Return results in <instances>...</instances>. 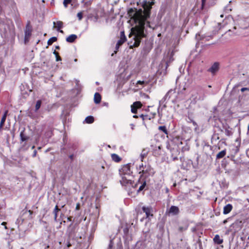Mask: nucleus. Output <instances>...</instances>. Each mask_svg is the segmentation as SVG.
Masks as SVG:
<instances>
[{"mask_svg": "<svg viewBox=\"0 0 249 249\" xmlns=\"http://www.w3.org/2000/svg\"><path fill=\"white\" fill-rule=\"evenodd\" d=\"M111 158L113 161L116 162H119L121 160V158L116 154H112Z\"/></svg>", "mask_w": 249, "mask_h": 249, "instance_id": "20", "label": "nucleus"}, {"mask_svg": "<svg viewBox=\"0 0 249 249\" xmlns=\"http://www.w3.org/2000/svg\"><path fill=\"white\" fill-rule=\"evenodd\" d=\"M6 222H2V224H2V225H6Z\"/></svg>", "mask_w": 249, "mask_h": 249, "instance_id": "56", "label": "nucleus"}, {"mask_svg": "<svg viewBox=\"0 0 249 249\" xmlns=\"http://www.w3.org/2000/svg\"><path fill=\"white\" fill-rule=\"evenodd\" d=\"M146 186V182L144 181L139 187L138 192L142 191Z\"/></svg>", "mask_w": 249, "mask_h": 249, "instance_id": "33", "label": "nucleus"}, {"mask_svg": "<svg viewBox=\"0 0 249 249\" xmlns=\"http://www.w3.org/2000/svg\"><path fill=\"white\" fill-rule=\"evenodd\" d=\"M248 131H249V125H248Z\"/></svg>", "mask_w": 249, "mask_h": 249, "instance_id": "61", "label": "nucleus"}, {"mask_svg": "<svg viewBox=\"0 0 249 249\" xmlns=\"http://www.w3.org/2000/svg\"><path fill=\"white\" fill-rule=\"evenodd\" d=\"M213 241H214L215 243H216V244H217L219 245V244H222V243H223V239H221V238H220V236H219V235L216 234V235L214 236V238H213Z\"/></svg>", "mask_w": 249, "mask_h": 249, "instance_id": "19", "label": "nucleus"}, {"mask_svg": "<svg viewBox=\"0 0 249 249\" xmlns=\"http://www.w3.org/2000/svg\"><path fill=\"white\" fill-rule=\"evenodd\" d=\"M94 118L92 116H89L86 118L85 122L87 124H92L94 122Z\"/></svg>", "mask_w": 249, "mask_h": 249, "instance_id": "24", "label": "nucleus"}, {"mask_svg": "<svg viewBox=\"0 0 249 249\" xmlns=\"http://www.w3.org/2000/svg\"><path fill=\"white\" fill-rule=\"evenodd\" d=\"M226 149H224V150L221 151V152H219L216 155V159H220L223 158L226 155Z\"/></svg>", "mask_w": 249, "mask_h": 249, "instance_id": "23", "label": "nucleus"}, {"mask_svg": "<svg viewBox=\"0 0 249 249\" xmlns=\"http://www.w3.org/2000/svg\"><path fill=\"white\" fill-rule=\"evenodd\" d=\"M53 53L55 55V56L58 54V53L57 52H56L55 51H54Z\"/></svg>", "mask_w": 249, "mask_h": 249, "instance_id": "50", "label": "nucleus"}, {"mask_svg": "<svg viewBox=\"0 0 249 249\" xmlns=\"http://www.w3.org/2000/svg\"><path fill=\"white\" fill-rule=\"evenodd\" d=\"M206 0H202V6L203 7L205 4Z\"/></svg>", "mask_w": 249, "mask_h": 249, "instance_id": "47", "label": "nucleus"}, {"mask_svg": "<svg viewBox=\"0 0 249 249\" xmlns=\"http://www.w3.org/2000/svg\"><path fill=\"white\" fill-rule=\"evenodd\" d=\"M142 210L144 213H145L146 217H149L150 216H153V214L151 213L152 212V209L150 207H142Z\"/></svg>", "mask_w": 249, "mask_h": 249, "instance_id": "8", "label": "nucleus"}, {"mask_svg": "<svg viewBox=\"0 0 249 249\" xmlns=\"http://www.w3.org/2000/svg\"><path fill=\"white\" fill-rule=\"evenodd\" d=\"M219 64L217 62H215L209 69L208 71L214 74L216 72L218 71Z\"/></svg>", "mask_w": 249, "mask_h": 249, "instance_id": "7", "label": "nucleus"}, {"mask_svg": "<svg viewBox=\"0 0 249 249\" xmlns=\"http://www.w3.org/2000/svg\"><path fill=\"white\" fill-rule=\"evenodd\" d=\"M212 141H217V140H219V137L218 136V135L217 134H214L212 139Z\"/></svg>", "mask_w": 249, "mask_h": 249, "instance_id": "32", "label": "nucleus"}, {"mask_svg": "<svg viewBox=\"0 0 249 249\" xmlns=\"http://www.w3.org/2000/svg\"><path fill=\"white\" fill-rule=\"evenodd\" d=\"M28 212L29 213L30 215L32 214L33 213V211H32L31 210H29Z\"/></svg>", "mask_w": 249, "mask_h": 249, "instance_id": "53", "label": "nucleus"}, {"mask_svg": "<svg viewBox=\"0 0 249 249\" xmlns=\"http://www.w3.org/2000/svg\"><path fill=\"white\" fill-rule=\"evenodd\" d=\"M151 0L143 2L142 6L143 10L130 8L128 10L129 16L133 19L136 24L135 26L131 28L128 36L130 40L128 44L131 49L138 47L142 38L146 36L145 28H151L150 22L147 21L150 17L152 6L155 3L154 0Z\"/></svg>", "mask_w": 249, "mask_h": 249, "instance_id": "1", "label": "nucleus"}, {"mask_svg": "<svg viewBox=\"0 0 249 249\" xmlns=\"http://www.w3.org/2000/svg\"><path fill=\"white\" fill-rule=\"evenodd\" d=\"M192 98L193 100L195 102L198 101H202L205 98V95L204 93H199L198 92H196L192 94Z\"/></svg>", "mask_w": 249, "mask_h": 249, "instance_id": "5", "label": "nucleus"}, {"mask_svg": "<svg viewBox=\"0 0 249 249\" xmlns=\"http://www.w3.org/2000/svg\"><path fill=\"white\" fill-rule=\"evenodd\" d=\"M61 60V57L59 56V55L58 54L57 56H56V61H60Z\"/></svg>", "mask_w": 249, "mask_h": 249, "instance_id": "42", "label": "nucleus"}, {"mask_svg": "<svg viewBox=\"0 0 249 249\" xmlns=\"http://www.w3.org/2000/svg\"><path fill=\"white\" fill-rule=\"evenodd\" d=\"M179 213V209L178 207L172 206L166 211V214L168 216L177 215Z\"/></svg>", "mask_w": 249, "mask_h": 249, "instance_id": "4", "label": "nucleus"}, {"mask_svg": "<svg viewBox=\"0 0 249 249\" xmlns=\"http://www.w3.org/2000/svg\"><path fill=\"white\" fill-rule=\"evenodd\" d=\"M159 129L163 131L165 134H167V130L165 126H160Z\"/></svg>", "mask_w": 249, "mask_h": 249, "instance_id": "29", "label": "nucleus"}, {"mask_svg": "<svg viewBox=\"0 0 249 249\" xmlns=\"http://www.w3.org/2000/svg\"><path fill=\"white\" fill-rule=\"evenodd\" d=\"M144 81H138L137 83V84H140L143 85L144 84Z\"/></svg>", "mask_w": 249, "mask_h": 249, "instance_id": "40", "label": "nucleus"}, {"mask_svg": "<svg viewBox=\"0 0 249 249\" xmlns=\"http://www.w3.org/2000/svg\"><path fill=\"white\" fill-rule=\"evenodd\" d=\"M20 138L21 142L27 141L30 139V137L28 136L25 131V128L20 132Z\"/></svg>", "mask_w": 249, "mask_h": 249, "instance_id": "9", "label": "nucleus"}, {"mask_svg": "<svg viewBox=\"0 0 249 249\" xmlns=\"http://www.w3.org/2000/svg\"><path fill=\"white\" fill-rule=\"evenodd\" d=\"M126 38L124 35V32L122 31L121 32L120 34V38L118 41L117 43L118 44L120 45L121 46L126 41Z\"/></svg>", "mask_w": 249, "mask_h": 249, "instance_id": "12", "label": "nucleus"}, {"mask_svg": "<svg viewBox=\"0 0 249 249\" xmlns=\"http://www.w3.org/2000/svg\"><path fill=\"white\" fill-rule=\"evenodd\" d=\"M137 109L135 107V106H134V105L132 104L131 106V112L133 113H137Z\"/></svg>", "mask_w": 249, "mask_h": 249, "instance_id": "34", "label": "nucleus"}, {"mask_svg": "<svg viewBox=\"0 0 249 249\" xmlns=\"http://www.w3.org/2000/svg\"><path fill=\"white\" fill-rule=\"evenodd\" d=\"M69 158L71 160H73V155H71L69 156Z\"/></svg>", "mask_w": 249, "mask_h": 249, "instance_id": "48", "label": "nucleus"}, {"mask_svg": "<svg viewBox=\"0 0 249 249\" xmlns=\"http://www.w3.org/2000/svg\"><path fill=\"white\" fill-rule=\"evenodd\" d=\"M123 171L125 174L129 175L131 173L130 171V166L129 164L124 165L123 168Z\"/></svg>", "mask_w": 249, "mask_h": 249, "instance_id": "18", "label": "nucleus"}, {"mask_svg": "<svg viewBox=\"0 0 249 249\" xmlns=\"http://www.w3.org/2000/svg\"><path fill=\"white\" fill-rule=\"evenodd\" d=\"M36 153H37L36 151V150H35V151H34V153H33V157H35L36 156Z\"/></svg>", "mask_w": 249, "mask_h": 249, "instance_id": "45", "label": "nucleus"}, {"mask_svg": "<svg viewBox=\"0 0 249 249\" xmlns=\"http://www.w3.org/2000/svg\"><path fill=\"white\" fill-rule=\"evenodd\" d=\"M112 246H113V243H112V241H110V243L108 246V249H111L112 248Z\"/></svg>", "mask_w": 249, "mask_h": 249, "instance_id": "41", "label": "nucleus"}, {"mask_svg": "<svg viewBox=\"0 0 249 249\" xmlns=\"http://www.w3.org/2000/svg\"><path fill=\"white\" fill-rule=\"evenodd\" d=\"M222 142V143L225 144V139H221V141L219 142Z\"/></svg>", "mask_w": 249, "mask_h": 249, "instance_id": "52", "label": "nucleus"}, {"mask_svg": "<svg viewBox=\"0 0 249 249\" xmlns=\"http://www.w3.org/2000/svg\"><path fill=\"white\" fill-rule=\"evenodd\" d=\"M41 148V147H38V149H40Z\"/></svg>", "mask_w": 249, "mask_h": 249, "instance_id": "62", "label": "nucleus"}, {"mask_svg": "<svg viewBox=\"0 0 249 249\" xmlns=\"http://www.w3.org/2000/svg\"><path fill=\"white\" fill-rule=\"evenodd\" d=\"M232 206L231 204H228L224 206L223 208V213L224 214H227L229 213L232 210Z\"/></svg>", "mask_w": 249, "mask_h": 249, "instance_id": "14", "label": "nucleus"}, {"mask_svg": "<svg viewBox=\"0 0 249 249\" xmlns=\"http://www.w3.org/2000/svg\"><path fill=\"white\" fill-rule=\"evenodd\" d=\"M77 38V36L76 35L72 34L66 38V41L69 43H73Z\"/></svg>", "mask_w": 249, "mask_h": 249, "instance_id": "15", "label": "nucleus"}, {"mask_svg": "<svg viewBox=\"0 0 249 249\" xmlns=\"http://www.w3.org/2000/svg\"><path fill=\"white\" fill-rule=\"evenodd\" d=\"M41 105V100H38L36 105V111L38 110L39 108L40 107Z\"/></svg>", "mask_w": 249, "mask_h": 249, "instance_id": "30", "label": "nucleus"}, {"mask_svg": "<svg viewBox=\"0 0 249 249\" xmlns=\"http://www.w3.org/2000/svg\"><path fill=\"white\" fill-rule=\"evenodd\" d=\"M52 134V132L51 131H49L47 133V136H48L49 137H50L51 136V135Z\"/></svg>", "mask_w": 249, "mask_h": 249, "instance_id": "49", "label": "nucleus"}, {"mask_svg": "<svg viewBox=\"0 0 249 249\" xmlns=\"http://www.w3.org/2000/svg\"><path fill=\"white\" fill-rule=\"evenodd\" d=\"M227 222V220H225L223 221V223H224V224H225Z\"/></svg>", "mask_w": 249, "mask_h": 249, "instance_id": "58", "label": "nucleus"}, {"mask_svg": "<svg viewBox=\"0 0 249 249\" xmlns=\"http://www.w3.org/2000/svg\"><path fill=\"white\" fill-rule=\"evenodd\" d=\"M101 100V95L98 93L96 92L94 96V103L96 104L100 103Z\"/></svg>", "mask_w": 249, "mask_h": 249, "instance_id": "16", "label": "nucleus"}, {"mask_svg": "<svg viewBox=\"0 0 249 249\" xmlns=\"http://www.w3.org/2000/svg\"><path fill=\"white\" fill-rule=\"evenodd\" d=\"M133 104L137 109L140 108L142 106V103L139 101L135 102Z\"/></svg>", "mask_w": 249, "mask_h": 249, "instance_id": "28", "label": "nucleus"}, {"mask_svg": "<svg viewBox=\"0 0 249 249\" xmlns=\"http://www.w3.org/2000/svg\"><path fill=\"white\" fill-rule=\"evenodd\" d=\"M144 168V167H143V164L142 163V164L139 166V169L140 170L142 171Z\"/></svg>", "mask_w": 249, "mask_h": 249, "instance_id": "43", "label": "nucleus"}, {"mask_svg": "<svg viewBox=\"0 0 249 249\" xmlns=\"http://www.w3.org/2000/svg\"><path fill=\"white\" fill-rule=\"evenodd\" d=\"M152 168L150 166H146L145 165L144 168L140 172V173H142L143 175L146 174H148V175H150L153 174V172H152Z\"/></svg>", "mask_w": 249, "mask_h": 249, "instance_id": "10", "label": "nucleus"}, {"mask_svg": "<svg viewBox=\"0 0 249 249\" xmlns=\"http://www.w3.org/2000/svg\"><path fill=\"white\" fill-rule=\"evenodd\" d=\"M189 119L190 120V122H191L192 123V121H193L192 119H191V118H189Z\"/></svg>", "mask_w": 249, "mask_h": 249, "instance_id": "59", "label": "nucleus"}, {"mask_svg": "<svg viewBox=\"0 0 249 249\" xmlns=\"http://www.w3.org/2000/svg\"><path fill=\"white\" fill-rule=\"evenodd\" d=\"M8 111L7 110L5 111L3 115H5V118H6L7 117V114H8Z\"/></svg>", "mask_w": 249, "mask_h": 249, "instance_id": "46", "label": "nucleus"}, {"mask_svg": "<svg viewBox=\"0 0 249 249\" xmlns=\"http://www.w3.org/2000/svg\"><path fill=\"white\" fill-rule=\"evenodd\" d=\"M140 117L143 120H150V117L148 115L141 114Z\"/></svg>", "mask_w": 249, "mask_h": 249, "instance_id": "31", "label": "nucleus"}, {"mask_svg": "<svg viewBox=\"0 0 249 249\" xmlns=\"http://www.w3.org/2000/svg\"><path fill=\"white\" fill-rule=\"evenodd\" d=\"M120 182L123 185H125L129 183L131 184V180L130 179H126L124 177H123L122 180H120Z\"/></svg>", "mask_w": 249, "mask_h": 249, "instance_id": "21", "label": "nucleus"}, {"mask_svg": "<svg viewBox=\"0 0 249 249\" xmlns=\"http://www.w3.org/2000/svg\"><path fill=\"white\" fill-rule=\"evenodd\" d=\"M5 115H3L0 123V131L1 130L6 120Z\"/></svg>", "mask_w": 249, "mask_h": 249, "instance_id": "26", "label": "nucleus"}, {"mask_svg": "<svg viewBox=\"0 0 249 249\" xmlns=\"http://www.w3.org/2000/svg\"><path fill=\"white\" fill-rule=\"evenodd\" d=\"M121 46L120 45L118 44V43L116 44V47H115V50L114 51V53H113L112 54H111V56H113L114 55V53H116L117 51H118V49L119 48V47Z\"/></svg>", "mask_w": 249, "mask_h": 249, "instance_id": "35", "label": "nucleus"}, {"mask_svg": "<svg viewBox=\"0 0 249 249\" xmlns=\"http://www.w3.org/2000/svg\"><path fill=\"white\" fill-rule=\"evenodd\" d=\"M173 55H174V53L173 52H169L167 54V56L165 58L166 68L169 66V64L174 60V58L173 57Z\"/></svg>", "mask_w": 249, "mask_h": 249, "instance_id": "6", "label": "nucleus"}, {"mask_svg": "<svg viewBox=\"0 0 249 249\" xmlns=\"http://www.w3.org/2000/svg\"><path fill=\"white\" fill-rule=\"evenodd\" d=\"M225 133L226 135L228 136H230L232 134L231 132L228 129H226Z\"/></svg>", "mask_w": 249, "mask_h": 249, "instance_id": "38", "label": "nucleus"}, {"mask_svg": "<svg viewBox=\"0 0 249 249\" xmlns=\"http://www.w3.org/2000/svg\"><path fill=\"white\" fill-rule=\"evenodd\" d=\"M133 117L135 118H137L138 117V116L137 115H134Z\"/></svg>", "mask_w": 249, "mask_h": 249, "instance_id": "57", "label": "nucleus"}, {"mask_svg": "<svg viewBox=\"0 0 249 249\" xmlns=\"http://www.w3.org/2000/svg\"><path fill=\"white\" fill-rule=\"evenodd\" d=\"M55 48H56V49H58H58H60V47H59V46H55Z\"/></svg>", "mask_w": 249, "mask_h": 249, "instance_id": "54", "label": "nucleus"}, {"mask_svg": "<svg viewBox=\"0 0 249 249\" xmlns=\"http://www.w3.org/2000/svg\"><path fill=\"white\" fill-rule=\"evenodd\" d=\"M71 2V0H64L63 1V4L65 7H67L68 4Z\"/></svg>", "mask_w": 249, "mask_h": 249, "instance_id": "37", "label": "nucleus"}, {"mask_svg": "<svg viewBox=\"0 0 249 249\" xmlns=\"http://www.w3.org/2000/svg\"><path fill=\"white\" fill-rule=\"evenodd\" d=\"M79 204H77V206H76V209H78L79 208Z\"/></svg>", "mask_w": 249, "mask_h": 249, "instance_id": "55", "label": "nucleus"}, {"mask_svg": "<svg viewBox=\"0 0 249 249\" xmlns=\"http://www.w3.org/2000/svg\"><path fill=\"white\" fill-rule=\"evenodd\" d=\"M208 87H209V88H211L212 87H211V85H209V86H208Z\"/></svg>", "mask_w": 249, "mask_h": 249, "instance_id": "64", "label": "nucleus"}, {"mask_svg": "<svg viewBox=\"0 0 249 249\" xmlns=\"http://www.w3.org/2000/svg\"><path fill=\"white\" fill-rule=\"evenodd\" d=\"M72 224L71 223L68 228L67 232L69 233V236H71L73 231V227H72Z\"/></svg>", "mask_w": 249, "mask_h": 249, "instance_id": "27", "label": "nucleus"}, {"mask_svg": "<svg viewBox=\"0 0 249 249\" xmlns=\"http://www.w3.org/2000/svg\"><path fill=\"white\" fill-rule=\"evenodd\" d=\"M53 28H56L57 30L61 33H63V31L60 29L62 28L63 23L61 21H58L56 22H53Z\"/></svg>", "mask_w": 249, "mask_h": 249, "instance_id": "11", "label": "nucleus"}, {"mask_svg": "<svg viewBox=\"0 0 249 249\" xmlns=\"http://www.w3.org/2000/svg\"><path fill=\"white\" fill-rule=\"evenodd\" d=\"M241 91L242 92H244L245 91H249V88H242L241 89Z\"/></svg>", "mask_w": 249, "mask_h": 249, "instance_id": "39", "label": "nucleus"}, {"mask_svg": "<svg viewBox=\"0 0 249 249\" xmlns=\"http://www.w3.org/2000/svg\"><path fill=\"white\" fill-rule=\"evenodd\" d=\"M192 123L193 124L194 126H196V127H197V124H196V122H195L194 121H192Z\"/></svg>", "mask_w": 249, "mask_h": 249, "instance_id": "44", "label": "nucleus"}, {"mask_svg": "<svg viewBox=\"0 0 249 249\" xmlns=\"http://www.w3.org/2000/svg\"><path fill=\"white\" fill-rule=\"evenodd\" d=\"M57 40V37H52L50 38L47 42L48 45L50 46L54 42L56 41Z\"/></svg>", "mask_w": 249, "mask_h": 249, "instance_id": "25", "label": "nucleus"}, {"mask_svg": "<svg viewBox=\"0 0 249 249\" xmlns=\"http://www.w3.org/2000/svg\"><path fill=\"white\" fill-rule=\"evenodd\" d=\"M77 16L78 18V19L79 20H81L82 18H83V13L82 12H80L79 13H78L77 15Z\"/></svg>", "mask_w": 249, "mask_h": 249, "instance_id": "36", "label": "nucleus"}, {"mask_svg": "<svg viewBox=\"0 0 249 249\" xmlns=\"http://www.w3.org/2000/svg\"><path fill=\"white\" fill-rule=\"evenodd\" d=\"M148 153V151L147 149H143L141 154V161H142L143 159L146 157Z\"/></svg>", "mask_w": 249, "mask_h": 249, "instance_id": "22", "label": "nucleus"}, {"mask_svg": "<svg viewBox=\"0 0 249 249\" xmlns=\"http://www.w3.org/2000/svg\"><path fill=\"white\" fill-rule=\"evenodd\" d=\"M35 147V146L34 145H33L32 147V149H34Z\"/></svg>", "mask_w": 249, "mask_h": 249, "instance_id": "60", "label": "nucleus"}, {"mask_svg": "<svg viewBox=\"0 0 249 249\" xmlns=\"http://www.w3.org/2000/svg\"><path fill=\"white\" fill-rule=\"evenodd\" d=\"M32 27L30 25V23L28 22L26 26V29L24 31L25 37H24V43L26 44L29 40L30 36L32 35Z\"/></svg>", "mask_w": 249, "mask_h": 249, "instance_id": "3", "label": "nucleus"}, {"mask_svg": "<svg viewBox=\"0 0 249 249\" xmlns=\"http://www.w3.org/2000/svg\"><path fill=\"white\" fill-rule=\"evenodd\" d=\"M60 211V209L58 208L57 205H56L53 212L54 214V220L55 222H57V215Z\"/></svg>", "mask_w": 249, "mask_h": 249, "instance_id": "17", "label": "nucleus"}, {"mask_svg": "<svg viewBox=\"0 0 249 249\" xmlns=\"http://www.w3.org/2000/svg\"><path fill=\"white\" fill-rule=\"evenodd\" d=\"M174 93H175L174 90H173V89L169 90L168 91V92L165 94V95L164 96V97L162 98V99L160 101V104L161 102L163 103L166 100H169L170 98V95Z\"/></svg>", "mask_w": 249, "mask_h": 249, "instance_id": "13", "label": "nucleus"}, {"mask_svg": "<svg viewBox=\"0 0 249 249\" xmlns=\"http://www.w3.org/2000/svg\"><path fill=\"white\" fill-rule=\"evenodd\" d=\"M213 37V35L209 34H203L201 35L200 33H198L196 35V39L198 41H202V43L205 42L206 41H209L212 39Z\"/></svg>", "mask_w": 249, "mask_h": 249, "instance_id": "2", "label": "nucleus"}, {"mask_svg": "<svg viewBox=\"0 0 249 249\" xmlns=\"http://www.w3.org/2000/svg\"><path fill=\"white\" fill-rule=\"evenodd\" d=\"M71 218H72L71 217H68L67 220L69 221H71Z\"/></svg>", "mask_w": 249, "mask_h": 249, "instance_id": "51", "label": "nucleus"}, {"mask_svg": "<svg viewBox=\"0 0 249 249\" xmlns=\"http://www.w3.org/2000/svg\"><path fill=\"white\" fill-rule=\"evenodd\" d=\"M26 143H24V144H23V146H25V145H26Z\"/></svg>", "mask_w": 249, "mask_h": 249, "instance_id": "63", "label": "nucleus"}]
</instances>
